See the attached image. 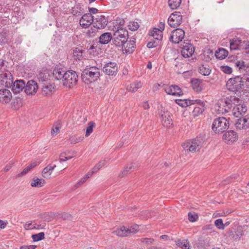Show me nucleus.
<instances>
[{
	"label": "nucleus",
	"mask_w": 249,
	"mask_h": 249,
	"mask_svg": "<svg viewBox=\"0 0 249 249\" xmlns=\"http://www.w3.org/2000/svg\"><path fill=\"white\" fill-rule=\"evenodd\" d=\"M239 100L235 96H230L219 100L215 108L219 113L228 112L233 107L232 114L235 117L243 116L247 111V107L244 104L238 103Z\"/></svg>",
	"instance_id": "nucleus-1"
},
{
	"label": "nucleus",
	"mask_w": 249,
	"mask_h": 249,
	"mask_svg": "<svg viewBox=\"0 0 249 249\" xmlns=\"http://www.w3.org/2000/svg\"><path fill=\"white\" fill-rule=\"evenodd\" d=\"M100 76V70L96 67H90L85 69L81 74L83 82L87 84L97 81Z\"/></svg>",
	"instance_id": "nucleus-2"
},
{
	"label": "nucleus",
	"mask_w": 249,
	"mask_h": 249,
	"mask_svg": "<svg viewBox=\"0 0 249 249\" xmlns=\"http://www.w3.org/2000/svg\"><path fill=\"white\" fill-rule=\"evenodd\" d=\"M115 28V30L112 36L113 43L116 46L122 47L123 49L125 48V45L128 39L127 31L121 26H118L117 28Z\"/></svg>",
	"instance_id": "nucleus-3"
},
{
	"label": "nucleus",
	"mask_w": 249,
	"mask_h": 249,
	"mask_svg": "<svg viewBox=\"0 0 249 249\" xmlns=\"http://www.w3.org/2000/svg\"><path fill=\"white\" fill-rule=\"evenodd\" d=\"M242 80V78L240 76L230 78L226 85L227 89L229 91L236 93L241 89L244 88V84H243Z\"/></svg>",
	"instance_id": "nucleus-4"
},
{
	"label": "nucleus",
	"mask_w": 249,
	"mask_h": 249,
	"mask_svg": "<svg viewBox=\"0 0 249 249\" xmlns=\"http://www.w3.org/2000/svg\"><path fill=\"white\" fill-rule=\"evenodd\" d=\"M204 141L202 139L196 138L184 143L182 144V146L185 151L196 152L199 151Z\"/></svg>",
	"instance_id": "nucleus-5"
},
{
	"label": "nucleus",
	"mask_w": 249,
	"mask_h": 249,
	"mask_svg": "<svg viewBox=\"0 0 249 249\" xmlns=\"http://www.w3.org/2000/svg\"><path fill=\"white\" fill-rule=\"evenodd\" d=\"M229 121L224 117L215 119L212 124V129L216 133H222L228 128Z\"/></svg>",
	"instance_id": "nucleus-6"
},
{
	"label": "nucleus",
	"mask_w": 249,
	"mask_h": 249,
	"mask_svg": "<svg viewBox=\"0 0 249 249\" xmlns=\"http://www.w3.org/2000/svg\"><path fill=\"white\" fill-rule=\"evenodd\" d=\"M78 81V75L73 71H67L63 80V85L67 87L71 88L75 85Z\"/></svg>",
	"instance_id": "nucleus-7"
},
{
	"label": "nucleus",
	"mask_w": 249,
	"mask_h": 249,
	"mask_svg": "<svg viewBox=\"0 0 249 249\" xmlns=\"http://www.w3.org/2000/svg\"><path fill=\"white\" fill-rule=\"evenodd\" d=\"M103 71L106 74L115 76L118 72L117 64L114 62H109L104 65Z\"/></svg>",
	"instance_id": "nucleus-8"
},
{
	"label": "nucleus",
	"mask_w": 249,
	"mask_h": 249,
	"mask_svg": "<svg viewBox=\"0 0 249 249\" xmlns=\"http://www.w3.org/2000/svg\"><path fill=\"white\" fill-rule=\"evenodd\" d=\"M184 36V31L181 29L177 28L172 32L169 39L174 43H178L182 40Z\"/></svg>",
	"instance_id": "nucleus-9"
},
{
	"label": "nucleus",
	"mask_w": 249,
	"mask_h": 249,
	"mask_svg": "<svg viewBox=\"0 0 249 249\" xmlns=\"http://www.w3.org/2000/svg\"><path fill=\"white\" fill-rule=\"evenodd\" d=\"M182 19V18L180 13L175 12L169 17L168 18V24L173 28L177 27L181 23Z\"/></svg>",
	"instance_id": "nucleus-10"
},
{
	"label": "nucleus",
	"mask_w": 249,
	"mask_h": 249,
	"mask_svg": "<svg viewBox=\"0 0 249 249\" xmlns=\"http://www.w3.org/2000/svg\"><path fill=\"white\" fill-rule=\"evenodd\" d=\"M238 139L237 133L233 130H229L225 132L223 139L227 144H231L236 142Z\"/></svg>",
	"instance_id": "nucleus-11"
},
{
	"label": "nucleus",
	"mask_w": 249,
	"mask_h": 249,
	"mask_svg": "<svg viewBox=\"0 0 249 249\" xmlns=\"http://www.w3.org/2000/svg\"><path fill=\"white\" fill-rule=\"evenodd\" d=\"M183 44L181 51L182 55L185 58H189L192 56L195 52V47L189 42H184Z\"/></svg>",
	"instance_id": "nucleus-12"
},
{
	"label": "nucleus",
	"mask_w": 249,
	"mask_h": 249,
	"mask_svg": "<svg viewBox=\"0 0 249 249\" xmlns=\"http://www.w3.org/2000/svg\"><path fill=\"white\" fill-rule=\"evenodd\" d=\"M160 115L163 126L166 127H170L172 125V120L168 111L161 110L160 111Z\"/></svg>",
	"instance_id": "nucleus-13"
},
{
	"label": "nucleus",
	"mask_w": 249,
	"mask_h": 249,
	"mask_svg": "<svg viewBox=\"0 0 249 249\" xmlns=\"http://www.w3.org/2000/svg\"><path fill=\"white\" fill-rule=\"evenodd\" d=\"M7 81L5 82L7 87H11V86H8L7 85ZM25 84L22 80H16L14 83H12V89L13 92L15 94L19 93L20 91H22L23 89H25Z\"/></svg>",
	"instance_id": "nucleus-14"
},
{
	"label": "nucleus",
	"mask_w": 249,
	"mask_h": 249,
	"mask_svg": "<svg viewBox=\"0 0 249 249\" xmlns=\"http://www.w3.org/2000/svg\"><path fill=\"white\" fill-rule=\"evenodd\" d=\"M38 86L34 80L29 81L25 86L24 91L27 95H34L37 92Z\"/></svg>",
	"instance_id": "nucleus-15"
},
{
	"label": "nucleus",
	"mask_w": 249,
	"mask_h": 249,
	"mask_svg": "<svg viewBox=\"0 0 249 249\" xmlns=\"http://www.w3.org/2000/svg\"><path fill=\"white\" fill-rule=\"evenodd\" d=\"M93 17L90 14H85L79 21L80 26L84 28H88L92 23L93 24Z\"/></svg>",
	"instance_id": "nucleus-16"
},
{
	"label": "nucleus",
	"mask_w": 249,
	"mask_h": 249,
	"mask_svg": "<svg viewBox=\"0 0 249 249\" xmlns=\"http://www.w3.org/2000/svg\"><path fill=\"white\" fill-rule=\"evenodd\" d=\"M108 19L103 15L97 16L93 21V25L96 29H104L107 25Z\"/></svg>",
	"instance_id": "nucleus-17"
},
{
	"label": "nucleus",
	"mask_w": 249,
	"mask_h": 249,
	"mask_svg": "<svg viewBox=\"0 0 249 249\" xmlns=\"http://www.w3.org/2000/svg\"><path fill=\"white\" fill-rule=\"evenodd\" d=\"M194 101L196 102H193L192 105L196 104V106L194 107L193 113L194 116H198L204 111L205 103L199 99H194Z\"/></svg>",
	"instance_id": "nucleus-18"
},
{
	"label": "nucleus",
	"mask_w": 249,
	"mask_h": 249,
	"mask_svg": "<svg viewBox=\"0 0 249 249\" xmlns=\"http://www.w3.org/2000/svg\"><path fill=\"white\" fill-rule=\"evenodd\" d=\"M12 98V93L9 90L5 89H0V102L8 104L11 101Z\"/></svg>",
	"instance_id": "nucleus-19"
},
{
	"label": "nucleus",
	"mask_w": 249,
	"mask_h": 249,
	"mask_svg": "<svg viewBox=\"0 0 249 249\" xmlns=\"http://www.w3.org/2000/svg\"><path fill=\"white\" fill-rule=\"evenodd\" d=\"M164 89L166 93L169 95L174 96H180L181 95L183 94L182 90L178 86H166L164 87Z\"/></svg>",
	"instance_id": "nucleus-20"
},
{
	"label": "nucleus",
	"mask_w": 249,
	"mask_h": 249,
	"mask_svg": "<svg viewBox=\"0 0 249 249\" xmlns=\"http://www.w3.org/2000/svg\"><path fill=\"white\" fill-rule=\"evenodd\" d=\"M54 91V86L53 84L46 83L43 84L41 88V94L44 96H50Z\"/></svg>",
	"instance_id": "nucleus-21"
},
{
	"label": "nucleus",
	"mask_w": 249,
	"mask_h": 249,
	"mask_svg": "<svg viewBox=\"0 0 249 249\" xmlns=\"http://www.w3.org/2000/svg\"><path fill=\"white\" fill-rule=\"evenodd\" d=\"M249 117L246 116L243 118H239L235 124V127L238 129H245L249 127Z\"/></svg>",
	"instance_id": "nucleus-22"
},
{
	"label": "nucleus",
	"mask_w": 249,
	"mask_h": 249,
	"mask_svg": "<svg viewBox=\"0 0 249 249\" xmlns=\"http://www.w3.org/2000/svg\"><path fill=\"white\" fill-rule=\"evenodd\" d=\"M67 71L63 68H55L53 72V77L57 80H63Z\"/></svg>",
	"instance_id": "nucleus-23"
},
{
	"label": "nucleus",
	"mask_w": 249,
	"mask_h": 249,
	"mask_svg": "<svg viewBox=\"0 0 249 249\" xmlns=\"http://www.w3.org/2000/svg\"><path fill=\"white\" fill-rule=\"evenodd\" d=\"M55 167V164H50L48 165L43 169L42 172V177L46 178H50L53 170Z\"/></svg>",
	"instance_id": "nucleus-24"
},
{
	"label": "nucleus",
	"mask_w": 249,
	"mask_h": 249,
	"mask_svg": "<svg viewBox=\"0 0 249 249\" xmlns=\"http://www.w3.org/2000/svg\"><path fill=\"white\" fill-rule=\"evenodd\" d=\"M112 39H113V37L110 33H105L100 36L99 42L101 44H107Z\"/></svg>",
	"instance_id": "nucleus-25"
},
{
	"label": "nucleus",
	"mask_w": 249,
	"mask_h": 249,
	"mask_svg": "<svg viewBox=\"0 0 249 249\" xmlns=\"http://www.w3.org/2000/svg\"><path fill=\"white\" fill-rule=\"evenodd\" d=\"M242 43V40L238 37H234L230 40L231 50H237L239 49V46Z\"/></svg>",
	"instance_id": "nucleus-26"
},
{
	"label": "nucleus",
	"mask_w": 249,
	"mask_h": 249,
	"mask_svg": "<svg viewBox=\"0 0 249 249\" xmlns=\"http://www.w3.org/2000/svg\"><path fill=\"white\" fill-rule=\"evenodd\" d=\"M199 73L203 75L208 76L211 72L209 66L207 64H200L198 67Z\"/></svg>",
	"instance_id": "nucleus-27"
},
{
	"label": "nucleus",
	"mask_w": 249,
	"mask_h": 249,
	"mask_svg": "<svg viewBox=\"0 0 249 249\" xmlns=\"http://www.w3.org/2000/svg\"><path fill=\"white\" fill-rule=\"evenodd\" d=\"M149 35L152 36L155 40H161L162 38V32L157 28H154L152 31H150Z\"/></svg>",
	"instance_id": "nucleus-28"
},
{
	"label": "nucleus",
	"mask_w": 249,
	"mask_h": 249,
	"mask_svg": "<svg viewBox=\"0 0 249 249\" xmlns=\"http://www.w3.org/2000/svg\"><path fill=\"white\" fill-rule=\"evenodd\" d=\"M138 165H136L135 163H130L128 164L126 166V168L119 174V177L123 178L128 173L136 169Z\"/></svg>",
	"instance_id": "nucleus-29"
},
{
	"label": "nucleus",
	"mask_w": 249,
	"mask_h": 249,
	"mask_svg": "<svg viewBox=\"0 0 249 249\" xmlns=\"http://www.w3.org/2000/svg\"><path fill=\"white\" fill-rule=\"evenodd\" d=\"M112 233L117 236L121 237H125L129 235L127 228L124 226L113 231Z\"/></svg>",
	"instance_id": "nucleus-30"
},
{
	"label": "nucleus",
	"mask_w": 249,
	"mask_h": 249,
	"mask_svg": "<svg viewBox=\"0 0 249 249\" xmlns=\"http://www.w3.org/2000/svg\"><path fill=\"white\" fill-rule=\"evenodd\" d=\"M193 89L196 92H200L202 89L201 83L197 79H193L191 81Z\"/></svg>",
	"instance_id": "nucleus-31"
},
{
	"label": "nucleus",
	"mask_w": 249,
	"mask_h": 249,
	"mask_svg": "<svg viewBox=\"0 0 249 249\" xmlns=\"http://www.w3.org/2000/svg\"><path fill=\"white\" fill-rule=\"evenodd\" d=\"M176 103L178 104L179 106L182 107H187L188 106H191L192 105V103L193 102H196V101H194V99H178L176 100Z\"/></svg>",
	"instance_id": "nucleus-32"
},
{
	"label": "nucleus",
	"mask_w": 249,
	"mask_h": 249,
	"mask_svg": "<svg viewBox=\"0 0 249 249\" xmlns=\"http://www.w3.org/2000/svg\"><path fill=\"white\" fill-rule=\"evenodd\" d=\"M228 55V52L223 48H220L216 51L215 55L217 58L220 59H224Z\"/></svg>",
	"instance_id": "nucleus-33"
},
{
	"label": "nucleus",
	"mask_w": 249,
	"mask_h": 249,
	"mask_svg": "<svg viewBox=\"0 0 249 249\" xmlns=\"http://www.w3.org/2000/svg\"><path fill=\"white\" fill-rule=\"evenodd\" d=\"M45 181L44 179L34 178L31 183V185L33 187H41L44 185Z\"/></svg>",
	"instance_id": "nucleus-34"
},
{
	"label": "nucleus",
	"mask_w": 249,
	"mask_h": 249,
	"mask_svg": "<svg viewBox=\"0 0 249 249\" xmlns=\"http://www.w3.org/2000/svg\"><path fill=\"white\" fill-rule=\"evenodd\" d=\"M236 66L239 68V70L243 72L246 71L247 73V75H249V65H246L244 61H238L236 63Z\"/></svg>",
	"instance_id": "nucleus-35"
},
{
	"label": "nucleus",
	"mask_w": 249,
	"mask_h": 249,
	"mask_svg": "<svg viewBox=\"0 0 249 249\" xmlns=\"http://www.w3.org/2000/svg\"><path fill=\"white\" fill-rule=\"evenodd\" d=\"M135 42L134 41H130L128 43H126L125 45V48H123V50L126 53H130L133 51Z\"/></svg>",
	"instance_id": "nucleus-36"
},
{
	"label": "nucleus",
	"mask_w": 249,
	"mask_h": 249,
	"mask_svg": "<svg viewBox=\"0 0 249 249\" xmlns=\"http://www.w3.org/2000/svg\"><path fill=\"white\" fill-rule=\"evenodd\" d=\"M142 87V83L141 82L137 81L131 84L129 88H127V89L130 92H135Z\"/></svg>",
	"instance_id": "nucleus-37"
},
{
	"label": "nucleus",
	"mask_w": 249,
	"mask_h": 249,
	"mask_svg": "<svg viewBox=\"0 0 249 249\" xmlns=\"http://www.w3.org/2000/svg\"><path fill=\"white\" fill-rule=\"evenodd\" d=\"M73 57L75 60H80L83 57V50L76 48L73 50Z\"/></svg>",
	"instance_id": "nucleus-38"
},
{
	"label": "nucleus",
	"mask_w": 249,
	"mask_h": 249,
	"mask_svg": "<svg viewBox=\"0 0 249 249\" xmlns=\"http://www.w3.org/2000/svg\"><path fill=\"white\" fill-rule=\"evenodd\" d=\"M181 2V0H169L168 5L173 10L177 9Z\"/></svg>",
	"instance_id": "nucleus-39"
},
{
	"label": "nucleus",
	"mask_w": 249,
	"mask_h": 249,
	"mask_svg": "<svg viewBox=\"0 0 249 249\" xmlns=\"http://www.w3.org/2000/svg\"><path fill=\"white\" fill-rule=\"evenodd\" d=\"M176 245L183 249H190L189 247V242L187 240H178L176 241Z\"/></svg>",
	"instance_id": "nucleus-40"
},
{
	"label": "nucleus",
	"mask_w": 249,
	"mask_h": 249,
	"mask_svg": "<svg viewBox=\"0 0 249 249\" xmlns=\"http://www.w3.org/2000/svg\"><path fill=\"white\" fill-rule=\"evenodd\" d=\"M95 126V124L93 122H90L88 123L85 134L86 137H88L90 135L93 131V128Z\"/></svg>",
	"instance_id": "nucleus-41"
},
{
	"label": "nucleus",
	"mask_w": 249,
	"mask_h": 249,
	"mask_svg": "<svg viewBox=\"0 0 249 249\" xmlns=\"http://www.w3.org/2000/svg\"><path fill=\"white\" fill-rule=\"evenodd\" d=\"M45 234L43 232H39L37 234H33L32 238L34 242H37L44 239Z\"/></svg>",
	"instance_id": "nucleus-42"
},
{
	"label": "nucleus",
	"mask_w": 249,
	"mask_h": 249,
	"mask_svg": "<svg viewBox=\"0 0 249 249\" xmlns=\"http://www.w3.org/2000/svg\"><path fill=\"white\" fill-rule=\"evenodd\" d=\"M49 78V74L48 73L45 72H40L39 74L37 75V79H38L39 81L40 82H44L46 81Z\"/></svg>",
	"instance_id": "nucleus-43"
},
{
	"label": "nucleus",
	"mask_w": 249,
	"mask_h": 249,
	"mask_svg": "<svg viewBox=\"0 0 249 249\" xmlns=\"http://www.w3.org/2000/svg\"><path fill=\"white\" fill-rule=\"evenodd\" d=\"M61 128V124L60 122H56L53 125L51 134L53 136L55 135L59 131Z\"/></svg>",
	"instance_id": "nucleus-44"
},
{
	"label": "nucleus",
	"mask_w": 249,
	"mask_h": 249,
	"mask_svg": "<svg viewBox=\"0 0 249 249\" xmlns=\"http://www.w3.org/2000/svg\"><path fill=\"white\" fill-rule=\"evenodd\" d=\"M98 29H96L93 25V27H91L89 30H88L86 34L87 36L89 37H93L95 36Z\"/></svg>",
	"instance_id": "nucleus-45"
},
{
	"label": "nucleus",
	"mask_w": 249,
	"mask_h": 249,
	"mask_svg": "<svg viewBox=\"0 0 249 249\" xmlns=\"http://www.w3.org/2000/svg\"><path fill=\"white\" fill-rule=\"evenodd\" d=\"M129 29L131 31L137 30L140 25L137 22H130L128 25Z\"/></svg>",
	"instance_id": "nucleus-46"
},
{
	"label": "nucleus",
	"mask_w": 249,
	"mask_h": 249,
	"mask_svg": "<svg viewBox=\"0 0 249 249\" xmlns=\"http://www.w3.org/2000/svg\"><path fill=\"white\" fill-rule=\"evenodd\" d=\"M160 40H155L153 41H149L147 44V47L149 48H152L157 47L159 45Z\"/></svg>",
	"instance_id": "nucleus-47"
},
{
	"label": "nucleus",
	"mask_w": 249,
	"mask_h": 249,
	"mask_svg": "<svg viewBox=\"0 0 249 249\" xmlns=\"http://www.w3.org/2000/svg\"><path fill=\"white\" fill-rule=\"evenodd\" d=\"M215 226L220 230H224V226L222 219H216L214 222Z\"/></svg>",
	"instance_id": "nucleus-48"
},
{
	"label": "nucleus",
	"mask_w": 249,
	"mask_h": 249,
	"mask_svg": "<svg viewBox=\"0 0 249 249\" xmlns=\"http://www.w3.org/2000/svg\"><path fill=\"white\" fill-rule=\"evenodd\" d=\"M140 241L142 243L146 245H152L154 241V239L151 238H142L140 239Z\"/></svg>",
	"instance_id": "nucleus-49"
},
{
	"label": "nucleus",
	"mask_w": 249,
	"mask_h": 249,
	"mask_svg": "<svg viewBox=\"0 0 249 249\" xmlns=\"http://www.w3.org/2000/svg\"><path fill=\"white\" fill-rule=\"evenodd\" d=\"M198 219V215L195 213H189L188 219L190 222H194Z\"/></svg>",
	"instance_id": "nucleus-50"
},
{
	"label": "nucleus",
	"mask_w": 249,
	"mask_h": 249,
	"mask_svg": "<svg viewBox=\"0 0 249 249\" xmlns=\"http://www.w3.org/2000/svg\"><path fill=\"white\" fill-rule=\"evenodd\" d=\"M242 78L243 84H244V88L249 89V75L248 74Z\"/></svg>",
	"instance_id": "nucleus-51"
},
{
	"label": "nucleus",
	"mask_w": 249,
	"mask_h": 249,
	"mask_svg": "<svg viewBox=\"0 0 249 249\" xmlns=\"http://www.w3.org/2000/svg\"><path fill=\"white\" fill-rule=\"evenodd\" d=\"M67 155V154L66 152H63V153H61L59 156V160L60 161H65L69 160L71 159V158H72L73 157V156H67V157H65V159H63V157H64V155Z\"/></svg>",
	"instance_id": "nucleus-52"
},
{
	"label": "nucleus",
	"mask_w": 249,
	"mask_h": 249,
	"mask_svg": "<svg viewBox=\"0 0 249 249\" xmlns=\"http://www.w3.org/2000/svg\"><path fill=\"white\" fill-rule=\"evenodd\" d=\"M139 227L137 225H133L131 226L130 228H127L129 234H134L137 232L138 231Z\"/></svg>",
	"instance_id": "nucleus-53"
},
{
	"label": "nucleus",
	"mask_w": 249,
	"mask_h": 249,
	"mask_svg": "<svg viewBox=\"0 0 249 249\" xmlns=\"http://www.w3.org/2000/svg\"><path fill=\"white\" fill-rule=\"evenodd\" d=\"M80 7L76 5L72 9V13L75 16H79L81 15Z\"/></svg>",
	"instance_id": "nucleus-54"
},
{
	"label": "nucleus",
	"mask_w": 249,
	"mask_h": 249,
	"mask_svg": "<svg viewBox=\"0 0 249 249\" xmlns=\"http://www.w3.org/2000/svg\"><path fill=\"white\" fill-rule=\"evenodd\" d=\"M221 70L224 73L227 74H230L232 72L231 68L228 66H222L221 67Z\"/></svg>",
	"instance_id": "nucleus-55"
},
{
	"label": "nucleus",
	"mask_w": 249,
	"mask_h": 249,
	"mask_svg": "<svg viewBox=\"0 0 249 249\" xmlns=\"http://www.w3.org/2000/svg\"><path fill=\"white\" fill-rule=\"evenodd\" d=\"M24 228L26 230H29L34 229H38L36 226H34L31 222H26L24 225Z\"/></svg>",
	"instance_id": "nucleus-56"
},
{
	"label": "nucleus",
	"mask_w": 249,
	"mask_h": 249,
	"mask_svg": "<svg viewBox=\"0 0 249 249\" xmlns=\"http://www.w3.org/2000/svg\"><path fill=\"white\" fill-rule=\"evenodd\" d=\"M81 140L80 137H76L74 136H71L70 138L71 143L72 144H75Z\"/></svg>",
	"instance_id": "nucleus-57"
},
{
	"label": "nucleus",
	"mask_w": 249,
	"mask_h": 249,
	"mask_svg": "<svg viewBox=\"0 0 249 249\" xmlns=\"http://www.w3.org/2000/svg\"><path fill=\"white\" fill-rule=\"evenodd\" d=\"M30 170H31V169L30 168V167L29 166H27L26 168H25L23 170L22 172L18 174L17 175L16 178H19L22 176L26 175Z\"/></svg>",
	"instance_id": "nucleus-58"
},
{
	"label": "nucleus",
	"mask_w": 249,
	"mask_h": 249,
	"mask_svg": "<svg viewBox=\"0 0 249 249\" xmlns=\"http://www.w3.org/2000/svg\"><path fill=\"white\" fill-rule=\"evenodd\" d=\"M87 178L84 177L81 178L74 186L75 188L79 187L82 184H83L87 180Z\"/></svg>",
	"instance_id": "nucleus-59"
},
{
	"label": "nucleus",
	"mask_w": 249,
	"mask_h": 249,
	"mask_svg": "<svg viewBox=\"0 0 249 249\" xmlns=\"http://www.w3.org/2000/svg\"><path fill=\"white\" fill-rule=\"evenodd\" d=\"M242 43L246 53L249 54V42L247 41H244Z\"/></svg>",
	"instance_id": "nucleus-60"
},
{
	"label": "nucleus",
	"mask_w": 249,
	"mask_h": 249,
	"mask_svg": "<svg viewBox=\"0 0 249 249\" xmlns=\"http://www.w3.org/2000/svg\"><path fill=\"white\" fill-rule=\"evenodd\" d=\"M36 248V245H23L20 247V249H35Z\"/></svg>",
	"instance_id": "nucleus-61"
},
{
	"label": "nucleus",
	"mask_w": 249,
	"mask_h": 249,
	"mask_svg": "<svg viewBox=\"0 0 249 249\" xmlns=\"http://www.w3.org/2000/svg\"><path fill=\"white\" fill-rule=\"evenodd\" d=\"M213 225H207L204 226L202 228V230L203 231H210L211 232H212V231H214L213 230Z\"/></svg>",
	"instance_id": "nucleus-62"
},
{
	"label": "nucleus",
	"mask_w": 249,
	"mask_h": 249,
	"mask_svg": "<svg viewBox=\"0 0 249 249\" xmlns=\"http://www.w3.org/2000/svg\"><path fill=\"white\" fill-rule=\"evenodd\" d=\"M141 106L144 109H148L149 108L150 106L149 104L148 103V102H142V104Z\"/></svg>",
	"instance_id": "nucleus-63"
},
{
	"label": "nucleus",
	"mask_w": 249,
	"mask_h": 249,
	"mask_svg": "<svg viewBox=\"0 0 249 249\" xmlns=\"http://www.w3.org/2000/svg\"><path fill=\"white\" fill-rule=\"evenodd\" d=\"M89 14H90L91 15L92 14H96L98 12V9L96 8H89Z\"/></svg>",
	"instance_id": "nucleus-64"
}]
</instances>
